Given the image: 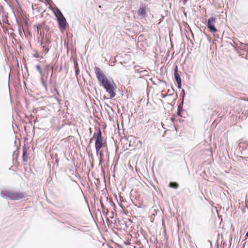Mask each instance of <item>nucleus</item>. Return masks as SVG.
<instances>
[{
  "label": "nucleus",
  "mask_w": 248,
  "mask_h": 248,
  "mask_svg": "<svg viewBox=\"0 0 248 248\" xmlns=\"http://www.w3.org/2000/svg\"><path fill=\"white\" fill-rule=\"evenodd\" d=\"M103 138L95 139V148L96 155H98L100 150L103 147Z\"/></svg>",
  "instance_id": "4"
},
{
  "label": "nucleus",
  "mask_w": 248,
  "mask_h": 248,
  "mask_svg": "<svg viewBox=\"0 0 248 248\" xmlns=\"http://www.w3.org/2000/svg\"><path fill=\"white\" fill-rule=\"evenodd\" d=\"M177 88L178 89H181L182 87V81L179 82H177Z\"/></svg>",
  "instance_id": "22"
},
{
  "label": "nucleus",
  "mask_w": 248,
  "mask_h": 248,
  "mask_svg": "<svg viewBox=\"0 0 248 248\" xmlns=\"http://www.w3.org/2000/svg\"><path fill=\"white\" fill-rule=\"evenodd\" d=\"M26 194L24 192H13L12 193V200H18L25 197Z\"/></svg>",
  "instance_id": "5"
},
{
  "label": "nucleus",
  "mask_w": 248,
  "mask_h": 248,
  "mask_svg": "<svg viewBox=\"0 0 248 248\" xmlns=\"http://www.w3.org/2000/svg\"><path fill=\"white\" fill-rule=\"evenodd\" d=\"M22 159L24 162H26L27 161V157H28V150L25 147V145L23 147L22 150Z\"/></svg>",
  "instance_id": "9"
},
{
  "label": "nucleus",
  "mask_w": 248,
  "mask_h": 248,
  "mask_svg": "<svg viewBox=\"0 0 248 248\" xmlns=\"http://www.w3.org/2000/svg\"><path fill=\"white\" fill-rule=\"evenodd\" d=\"M94 69L96 78L109 94L110 98L114 97L116 96L115 91L117 86L113 80L112 78L108 79L98 67L95 66Z\"/></svg>",
  "instance_id": "1"
},
{
  "label": "nucleus",
  "mask_w": 248,
  "mask_h": 248,
  "mask_svg": "<svg viewBox=\"0 0 248 248\" xmlns=\"http://www.w3.org/2000/svg\"><path fill=\"white\" fill-rule=\"evenodd\" d=\"M174 76L176 82L182 81L180 76L178 73V66L177 65H175L174 69Z\"/></svg>",
  "instance_id": "8"
},
{
  "label": "nucleus",
  "mask_w": 248,
  "mask_h": 248,
  "mask_svg": "<svg viewBox=\"0 0 248 248\" xmlns=\"http://www.w3.org/2000/svg\"><path fill=\"white\" fill-rule=\"evenodd\" d=\"M56 162L57 163H58V159H56Z\"/></svg>",
  "instance_id": "36"
},
{
  "label": "nucleus",
  "mask_w": 248,
  "mask_h": 248,
  "mask_svg": "<svg viewBox=\"0 0 248 248\" xmlns=\"http://www.w3.org/2000/svg\"><path fill=\"white\" fill-rule=\"evenodd\" d=\"M51 10L53 11V13L57 18L60 30L61 31L65 30L66 28L67 21L62 12L57 7H56L55 10Z\"/></svg>",
  "instance_id": "2"
},
{
  "label": "nucleus",
  "mask_w": 248,
  "mask_h": 248,
  "mask_svg": "<svg viewBox=\"0 0 248 248\" xmlns=\"http://www.w3.org/2000/svg\"><path fill=\"white\" fill-rule=\"evenodd\" d=\"M216 19L215 17L212 16L207 20L206 26L211 33H215L217 31V30L215 26Z\"/></svg>",
  "instance_id": "3"
},
{
  "label": "nucleus",
  "mask_w": 248,
  "mask_h": 248,
  "mask_svg": "<svg viewBox=\"0 0 248 248\" xmlns=\"http://www.w3.org/2000/svg\"><path fill=\"white\" fill-rule=\"evenodd\" d=\"M183 110V108L182 107H180V106H178V109H177V114L179 115V116H181V112Z\"/></svg>",
  "instance_id": "19"
},
{
  "label": "nucleus",
  "mask_w": 248,
  "mask_h": 248,
  "mask_svg": "<svg viewBox=\"0 0 248 248\" xmlns=\"http://www.w3.org/2000/svg\"><path fill=\"white\" fill-rule=\"evenodd\" d=\"M74 67H75V69L78 68V62H77V60H74Z\"/></svg>",
  "instance_id": "20"
},
{
  "label": "nucleus",
  "mask_w": 248,
  "mask_h": 248,
  "mask_svg": "<svg viewBox=\"0 0 248 248\" xmlns=\"http://www.w3.org/2000/svg\"><path fill=\"white\" fill-rule=\"evenodd\" d=\"M123 198H123V197H120V199H121V201H122V200L124 201Z\"/></svg>",
  "instance_id": "31"
},
{
  "label": "nucleus",
  "mask_w": 248,
  "mask_h": 248,
  "mask_svg": "<svg viewBox=\"0 0 248 248\" xmlns=\"http://www.w3.org/2000/svg\"><path fill=\"white\" fill-rule=\"evenodd\" d=\"M94 138L93 137L92 138H91L90 140V143L92 142Z\"/></svg>",
  "instance_id": "26"
},
{
  "label": "nucleus",
  "mask_w": 248,
  "mask_h": 248,
  "mask_svg": "<svg viewBox=\"0 0 248 248\" xmlns=\"http://www.w3.org/2000/svg\"><path fill=\"white\" fill-rule=\"evenodd\" d=\"M50 43H51L50 40L48 38L46 37L45 40V42L44 43L43 42H41V45H42L43 44H50Z\"/></svg>",
  "instance_id": "16"
},
{
  "label": "nucleus",
  "mask_w": 248,
  "mask_h": 248,
  "mask_svg": "<svg viewBox=\"0 0 248 248\" xmlns=\"http://www.w3.org/2000/svg\"><path fill=\"white\" fill-rule=\"evenodd\" d=\"M104 161V159H103V154L101 152L99 154V164H101Z\"/></svg>",
  "instance_id": "15"
},
{
  "label": "nucleus",
  "mask_w": 248,
  "mask_h": 248,
  "mask_svg": "<svg viewBox=\"0 0 248 248\" xmlns=\"http://www.w3.org/2000/svg\"><path fill=\"white\" fill-rule=\"evenodd\" d=\"M79 70L78 68H77V69H75V73H76V75H77L79 74Z\"/></svg>",
  "instance_id": "23"
},
{
  "label": "nucleus",
  "mask_w": 248,
  "mask_h": 248,
  "mask_svg": "<svg viewBox=\"0 0 248 248\" xmlns=\"http://www.w3.org/2000/svg\"><path fill=\"white\" fill-rule=\"evenodd\" d=\"M110 202H112V204H113V206H115V204L112 202V201L111 200H110Z\"/></svg>",
  "instance_id": "30"
},
{
  "label": "nucleus",
  "mask_w": 248,
  "mask_h": 248,
  "mask_svg": "<svg viewBox=\"0 0 248 248\" xmlns=\"http://www.w3.org/2000/svg\"><path fill=\"white\" fill-rule=\"evenodd\" d=\"M180 95H181V96L182 98V102H183L184 99V97H185V91H184V89L182 90V92H181V93H180Z\"/></svg>",
  "instance_id": "18"
},
{
  "label": "nucleus",
  "mask_w": 248,
  "mask_h": 248,
  "mask_svg": "<svg viewBox=\"0 0 248 248\" xmlns=\"http://www.w3.org/2000/svg\"><path fill=\"white\" fill-rule=\"evenodd\" d=\"M93 136L95 139L103 138L102 136V132L100 128H97V132L94 133Z\"/></svg>",
  "instance_id": "10"
},
{
  "label": "nucleus",
  "mask_w": 248,
  "mask_h": 248,
  "mask_svg": "<svg viewBox=\"0 0 248 248\" xmlns=\"http://www.w3.org/2000/svg\"><path fill=\"white\" fill-rule=\"evenodd\" d=\"M140 74H142L143 76L147 75V71H146V70H141V73Z\"/></svg>",
  "instance_id": "21"
},
{
  "label": "nucleus",
  "mask_w": 248,
  "mask_h": 248,
  "mask_svg": "<svg viewBox=\"0 0 248 248\" xmlns=\"http://www.w3.org/2000/svg\"><path fill=\"white\" fill-rule=\"evenodd\" d=\"M12 191L4 190L0 192V196L4 198L12 200Z\"/></svg>",
  "instance_id": "6"
},
{
  "label": "nucleus",
  "mask_w": 248,
  "mask_h": 248,
  "mask_svg": "<svg viewBox=\"0 0 248 248\" xmlns=\"http://www.w3.org/2000/svg\"><path fill=\"white\" fill-rule=\"evenodd\" d=\"M169 186L172 188L177 189L179 187V184L175 182H170L169 184Z\"/></svg>",
  "instance_id": "11"
},
{
  "label": "nucleus",
  "mask_w": 248,
  "mask_h": 248,
  "mask_svg": "<svg viewBox=\"0 0 248 248\" xmlns=\"http://www.w3.org/2000/svg\"><path fill=\"white\" fill-rule=\"evenodd\" d=\"M90 131L91 132V128H90Z\"/></svg>",
  "instance_id": "37"
},
{
  "label": "nucleus",
  "mask_w": 248,
  "mask_h": 248,
  "mask_svg": "<svg viewBox=\"0 0 248 248\" xmlns=\"http://www.w3.org/2000/svg\"><path fill=\"white\" fill-rule=\"evenodd\" d=\"M142 68L140 67V66H135L134 67L135 72L136 73H140L141 71L140 70Z\"/></svg>",
  "instance_id": "14"
},
{
  "label": "nucleus",
  "mask_w": 248,
  "mask_h": 248,
  "mask_svg": "<svg viewBox=\"0 0 248 248\" xmlns=\"http://www.w3.org/2000/svg\"><path fill=\"white\" fill-rule=\"evenodd\" d=\"M208 242H209V243L210 244L211 246H212V242H211V241L209 240L208 241Z\"/></svg>",
  "instance_id": "29"
},
{
  "label": "nucleus",
  "mask_w": 248,
  "mask_h": 248,
  "mask_svg": "<svg viewBox=\"0 0 248 248\" xmlns=\"http://www.w3.org/2000/svg\"><path fill=\"white\" fill-rule=\"evenodd\" d=\"M42 84L45 87H46V84L45 83V82L44 81L43 78H42Z\"/></svg>",
  "instance_id": "24"
},
{
  "label": "nucleus",
  "mask_w": 248,
  "mask_h": 248,
  "mask_svg": "<svg viewBox=\"0 0 248 248\" xmlns=\"http://www.w3.org/2000/svg\"><path fill=\"white\" fill-rule=\"evenodd\" d=\"M100 204H101V206L103 212H105V210H106L107 212H108V210L106 208L104 204L101 201H100Z\"/></svg>",
  "instance_id": "17"
},
{
  "label": "nucleus",
  "mask_w": 248,
  "mask_h": 248,
  "mask_svg": "<svg viewBox=\"0 0 248 248\" xmlns=\"http://www.w3.org/2000/svg\"><path fill=\"white\" fill-rule=\"evenodd\" d=\"M53 66H51V70L53 71Z\"/></svg>",
  "instance_id": "35"
},
{
  "label": "nucleus",
  "mask_w": 248,
  "mask_h": 248,
  "mask_svg": "<svg viewBox=\"0 0 248 248\" xmlns=\"http://www.w3.org/2000/svg\"><path fill=\"white\" fill-rule=\"evenodd\" d=\"M36 68L37 70V71L39 72L40 75L41 76H43V72H42L41 66L39 64H37L36 65Z\"/></svg>",
  "instance_id": "13"
},
{
  "label": "nucleus",
  "mask_w": 248,
  "mask_h": 248,
  "mask_svg": "<svg viewBox=\"0 0 248 248\" xmlns=\"http://www.w3.org/2000/svg\"><path fill=\"white\" fill-rule=\"evenodd\" d=\"M52 75H53V72H52L51 74V78H52Z\"/></svg>",
  "instance_id": "34"
},
{
  "label": "nucleus",
  "mask_w": 248,
  "mask_h": 248,
  "mask_svg": "<svg viewBox=\"0 0 248 248\" xmlns=\"http://www.w3.org/2000/svg\"><path fill=\"white\" fill-rule=\"evenodd\" d=\"M160 81L162 82H163V83H164L165 84H167V82L165 80H160Z\"/></svg>",
  "instance_id": "28"
},
{
  "label": "nucleus",
  "mask_w": 248,
  "mask_h": 248,
  "mask_svg": "<svg viewBox=\"0 0 248 248\" xmlns=\"http://www.w3.org/2000/svg\"><path fill=\"white\" fill-rule=\"evenodd\" d=\"M119 206H120L121 208H122L123 209H124V207L123 206V205H122V204H121V203H119Z\"/></svg>",
  "instance_id": "25"
},
{
  "label": "nucleus",
  "mask_w": 248,
  "mask_h": 248,
  "mask_svg": "<svg viewBox=\"0 0 248 248\" xmlns=\"http://www.w3.org/2000/svg\"><path fill=\"white\" fill-rule=\"evenodd\" d=\"M42 47L43 48V53L45 54L47 53L49 50V47L45 45L43 46Z\"/></svg>",
  "instance_id": "12"
},
{
  "label": "nucleus",
  "mask_w": 248,
  "mask_h": 248,
  "mask_svg": "<svg viewBox=\"0 0 248 248\" xmlns=\"http://www.w3.org/2000/svg\"><path fill=\"white\" fill-rule=\"evenodd\" d=\"M107 106L109 108H111V109L112 108L108 105L107 104Z\"/></svg>",
  "instance_id": "33"
},
{
  "label": "nucleus",
  "mask_w": 248,
  "mask_h": 248,
  "mask_svg": "<svg viewBox=\"0 0 248 248\" xmlns=\"http://www.w3.org/2000/svg\"><path fill=\"white\" fill-rule=\"evenodd\" d=\"M35 57L38 58L39 57V54H37L36 55H35Z\"/></svg>",
  "instance_id": "32"
},
{
  "label": "nucleus",
  "mask_w": 248,
  "mask_h": 248,
  "mask_svg": "<svg viewBox=\"0 0 248 248\" xmlns=\"http://www.w3.org/2000/svg\"><path fill=\"white\" fill-rule=\"evenodd\" d=\"M146 7L144 5H140L139 10L137 12V15L139 16H142L143 17H145L146 12Z\"/></svg>",
  "instance_id": "7"
},
{
  "label": "nucleus",
  "mask_w": 248,
  "mask_h": 248,
  "mask_svg": "<svg viewBox=\"0 0 248 248\" xmlns=\"http://www.w3.org/2000/svg\"><path fill=\"white\" fill-rule=\"evenodd\" d=\"M166 96H167V95H166V94H162V95H161V96L162 98H165Z\"/></svg>",
  "instance_id": "27"
}]
</instances>
